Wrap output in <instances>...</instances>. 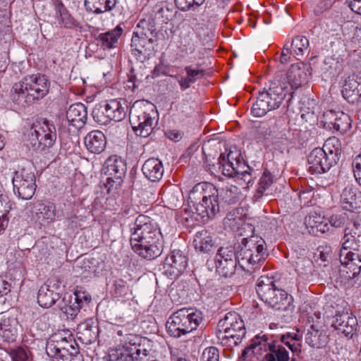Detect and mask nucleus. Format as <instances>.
I'll return each instance as SVG.
<instances>
[{
  "label": "nucleus",
  "mask_w": 361,
  "mask_h": 361,
  "mask_svg": "<svg viewBox=\"0 0 361 361\" xmlns=\"http://www.w3.org/2000/svg\"><path fill=\"white\" fill-rule=\"evenodd\" d=\"M202 321L200 311L192 308H182L175 312L167 322L169 334L180 338L195 330Z\"/></svg>",
  "instance_id": "nucleus-6"
},
{
  "label": "nucleus",
  "mask_w": 361,
  "mask_h": 361,
  "mask_svg": "<svg viewBox=\"0 0 361 361\" xmlns=\"http://www.w3.org/2000/svg\"><path fill=\"white\" fill-rule=\"evenodd\" d=\"M35 174L23 168L16 171L13 177V192L23 200H30L36 190Z\"/></svg>",
  "instance_id": "nucleus-11"
},
{
  "label": "nucleus",
  "mask_w": 361,
  "mask_h": 361,
  "mask_svg": "<svg viewBox=\"0 0 361 361\" xmlns=\"http://www.w3.org/2000/svg\"><path fill=\"white\" fill-rule=\"evenodd\" d=\"M219 350L216 348L211 346L204 350L200 361H219Z\"/></svg>",
  "instance_id": "nucleus-56"
},
{
  "label": "nucleus",
  "mask_w": 361,
  "mask_h": 361,
  "mask_svg": "<svg viewBox=\"0 0 361 361\" xmlns=\"http://www.w3.org/2000/svg\"><path fill=\"white\" fill-rule=\"evenodd\" d=\"M217 336L219 339H235L234 343L240 342L246 334L241 317L235 312H230L218 323Z\"/></svg>",
  "instance_id": "nucleus-10"
},
{
  "label": "nucleus",
  "mask_w": 361,
  "mask_h": 361,
  "mask_svg": "<svg viewBox=\"0 0 361 361\" xmlns=\"http://www.w3.org/2000/svg\"><path fill=\"white\" fill-rule=\"evenodd\" d=\"M204 1L205 0H175L176 6L182 11H187L190 9L195 11Z\"/></svg>",
  "instance_id": "nucleus-52"
},
{
  "label": "nucleus",
  "mask_w": 361,
  "mask_h": 361,
  "mask_svg": "<svg viewBox=\"0 0 361 361\" xmlns=\"http://www.w3.org/2000/svg\"><path fill=\"white\" fill-rule=\"evenodd\" d=\"M154 29L145 20L141 21L137 25L131 39L132 52L140 58L145 59L153 49Z\"/></svg>",
  "instance_id": "nucleus-9"
},
{
  "label": "nucleus",
  "mask_w": 361,
  "mask_h": 361,
  "mask_svg": "<svg viewBox=\"0 0 361 361\" xmlns=\"http://www.w3.org/2000/svg\"><path fill=\"white\" fill-rule=\"evenodd\" d=\"M307 65L300 62L292 64L289 68L286 77V82L284 83L288 86V89H291V92H294V90L307 81Z\"/></svg>",
  "instance_id": "nucleus-22"
},
{
  "label": "nucleus",
  "mask_w": 361,
  "mask_h": 361,
  "mask_svg": "<svg viewBox=\"0 0 361 361\" xmlns=\"http://www.w3.org/2000/svg\"><path fill=\"white\" fill-rule=\"evenodd\" d=\"M274 183L273 176L267 169L264 170L258 183V186L253 196L255 201H259L264 195H268L270 188Z\"/></svg>",
  "instance_id": "nucleus-37"
},
{
  "label": "nucleus",
  "mask_w": 361,
  "mask_h": 361,
  "mask_svg": "<svg viewBox=\"0 0 361 361\" xmlns=\"http://www.w3.org/2000/svg\"><path fill=\"white\" fill-rule=\"evenodd\" d=\"M360 195L353 185H347L341 195V204L343 209L353 212L359 207Z\"/></svg>",
  "instance_id": "nucleus-32"
},
{
  "label": "nucleus",
  "mask_w": 361,
  "mask_h": 361,
  "mask_svg": "<svg viewBox=\"0 0 361 361\" xmlns=\"http://www.w3.org/2000/svg\"><path fill=\"white\" fill-rule=\"evenodd\" d=\"M128 338L130 341V345L123 346V353L132 354V355H133V361H136L141 353L146 355V350L142 348L140 345H137V341L139 340V338L133 335H130Z\"/></svg>",
  "instance_id": "nucleus-48"
},
{
  "label": "nucleus",
  "mask_w": 361,
  "mask_h": 361,
  "mask_svg": "<svg viewBox=\"0 0 361 361\" xmlns=\"http://www.w3.org/2000/svg\"><path fill=\"white\" fill-rule=\"evenodd\" d=\"M257 293L259 298L270 307L278 311H292L293 299L285 290L276 288L272 279L262 276L257 281Z\"/></svg>",
  "instance_id": "nucleus-4"
},
{
  "label": "nucleus",
  "mask_w": 361,
  "mask_h": 361,
  "mask_svg": "<svg viewBox=\"0 0 361 361\" xmlns=\"http://www.w3.org/2000/svg\"><path fill=\"white\" fill-rule=\"evenodd\" d=\"M188 266V257L179 250H174L166 257L164 263L166 274L174 276L180 275Z\"/></svg>",
  "instance_id": "nucleus-17"
},
{
  "label": "nucleus",
  "mask_w": 361,
  "mask_h": 361,
  "mask_svg": "<svg viewBox=\"0 0 361 361\" xmlns=\"http://www.w3.org/2000/svg\"><path fill=\"white\" fill-rule=\"evenodd\" d=\"M267 255L264 240L258 236H252L246 239L243 246L237 252L238 265L245 271L252 274L260 269Z\"/></svg>",
  "instance_id": "nucleus-3"
},
{
  "label": "nucleus",
  "mask_w": 361,
  "mask_h": 361,
  "mask_svg": "<svg viewBox=\"0 0 361 361\" xmlns=\"http://www.w3.org/2000/svg\"><path fill=\"white\" fill-rule=\"evenodd\" d=\"M309 47V40L305 36H296L293 39L291 42V48L293 53L297 56H300L304 54L305 51Z\"/></svg>",
  "instance_id": "nucleus-49"
},
{
  "label": "nucleus",
  "mask_w": 361,
  "mask_h": 361,
  "mask_svg": "<svg viewBox=\"0 0 361 361\" xmlns=\"http://www.w3.org/2000/svg\"><path fill=\"white\" fill-rule=\"evenodd\" d=\"M78 339L85 344L94 342L98 336V326L94 324L92 319L80 324L77 327Z\"/></svg>",
  "instance_id": "nucleus-31"
},
{
  "label": "nucleus",
  "mask_w": 361,
  "mask_h": 361,
  "mask_svg": "<svg viewBox=\"0 0 361 361\" xmlns=\"http://www.w3.org/2000/svg\"><path fill=\"white\" fill-rule=\"evenodd\" d=\"M307 161L309 171L316 174L327 172L337 162L334 159V155H329L320 147H316L310 152Z\"/></svg>",
  "instance_id": "nucleus-14"
},
{
  "label": "nucleus",
  "mask_w": 361,
  "mask_h": 361,
  "mask_svg": "<svg viewBox=\"0 0 361 361\" xmlns=\"http://www.w3.org/2000/svg\"><path fill=\"white\" fill-rule=\"evenodd\" d=\"M300 340V336L296 333H287L281 336V341L287 345L293 353H300V345L298 343Z\"/></svg>",
  "instance_id": "nucleus-47"
},
{
  "label": "nucleus",
  "mask_w": 361,
  "mask_h": 361,
  "mask_svg": "<svg viewBox=\"0 0 361 361\" xmlns=\"http://www.w3.org/2000/svg\"><path fill=\"white\" fill-rule=\"evenodd\" d=\"M352 166L354 176L357 183L361 185V154L355 157L353 159Z\"/></svg>",
  "instance_id": "nucleus-62"
},
{
  "label": "nucleus",
  "mask_w": 361,
  "mask_h": 361,
  "mask_svg": "<svg viewBox=\"0 0 361 361\" xmlns=\"http://www.w3.org/2000/svg\"><path fill=\"white\" fill-rule=\"evenodd\" d=\"M9 97L12 102L19 107H26L34 103L24 78L13 85Z\"/></svg>",
  "instance_id": "nucleus-20"
},
{
  "label": "nucleus",
  "mask_w": 361,
  "mask_h": 361,
  "mask_svg": "<svg viewBox=\"0 0 361 361\" xmlns=\"http://www.w3.org/2000/svg\"><path fill=\"white\" fill-rule=\"evenodd\" d=\"M339 260L342 265L347 267L353 275L358 274L361 269V248L360 251L341 249Z\"/></svg>",
  "instance_id": "nucleus-28"
},
{
  "label": "nucleus",
  "mask_w": 361,
  "mask_h": 361,
  "mask_svg": "<svg viewBox=\"0 0 361 361\" xmlns=\"http://www.w3.org/2000/svg\"><path fill=\"white\" fill-rule=\"evenodd\" d=\"M348 87L352 90L353 94L357 97L359 99H361V80L360 82L355 80L350 81L349 83L345 85V90H348Z\"/></svg>",
  "instance_id": "nucleus-64"
},
{
  "label": "nucleus",
  "mask_w": 361,
  "mask_h": 361,
  "mask_svg": "<svg viewBox=\"0 0 361 361\" xmlns=\"http://www.w3.org/2000/svg\"><path fill=\"white\" fill-rule=\"evenodd\" d=\"M114 287V295L116 297L125 296L129 290L127 283L123 279L116 280Z\"/></svg>",
  "instance_id": "nucleus-57"
},
{
  "label": "nucleus",
  "mask_w": 361,
  "mask_h": 361,
  "mask_svg": "<svg viewBox=\"0 0 361 361\" xmlns=\"http://www.w3.org/2000/svg\"><path fill=\"white\" fill-rule=\"evenodd\" d=\"M21 328L18 319L4 314L0 318V337L7 343L16 341Z\"/></svg>",
  "instance_id": "nucleus-23"
},
{
  "label": "nucleus",
  "mask_w": 361,
  "mask_h": 361,
  "mask_svg": "<svg viewBox=\"0 0 361 361\" xmlns=\"http://www.w3.org/2000/svg\"><path fill=\"white\" fill-rule=\"evenodd\" d=\"M261 93L272 109H278L287 95L290 100L293 94V92L285 83L278 84L276 82H272L269 90Z\"/></svg>",
  "instance_id": "nucleus-16"
},
{
  "label": "nucleus",
  "mask_w": 361,
  "mask_h": 361,
  "mask_svg": "<svg viewBox=\"0 0 361 361\" xmlns=\"http://www.w3.org/2000/svg\"><path fill=\"white\" fill-rule=\"evenodd\" d=\"M221 158L222 161H219L218 162L219 168V169H221V171L224 164H230L231 162L235 163V161L239 162L243 160L240 152L236 147H231L229 149V152L227 154L226 159H225V157L224 155H223V154H221L219 157V159Z\"/></svg>",
  "instance_id": "nucleus-51"
},
{
  "label": "nucleus",
  "mask_w": 361,
  "mask_h": 361,
  "mask_svg": "<svg viewBox=\"0 0 361 361\" xmlns=\"http://www.w3.org/2000/svg\"><path fill=\"white\" fill-rule=\"evenodd\" d=\"M219 261H234L238 262V259H237V253L231 247H220L216 255L215 262H218Z\"/></svg>",
  "instance_id": "nucleus-50"
},
{
  "label": "nucleus",
  "mask_w": 361,
  "mask_h": 361,
  "mask_svg": "<svg viewBox=\"0 0 361 361\" xmlns=\"http://www.w3.org/2000/svg\"><path fill=\"white\" fill-rule=\"evenodd\" d=\"M242 222L240 216H236L233 213H229L224 219V224L226 226L232 230H235L239 228Z\"/></svg>",
  "instance_id": "nucleus-58"
},
{
  "label": "nucleus",
  "mask_w": 361,
  "mask_h": 361,
  "mask_svg": "<svg viewBox=\"0 0 361 361\" xmlns=\"http://www.w3.org/2000/svg\"><path fill=\"white\" fill-rule=\"evenodd\" d=\"M10 355L13 361H31L30 351L22 347L11 349Z\"/></svg>",
  "instance_id": "nucleus-54"
},
{
  "label": "nucleus",
  "mask_w": 361,
  "mask_h": 361,
  "mask_svg": "<svg viewBox=\"0 0 361 361\" xmlns=\"http://www.w3.org/2000/svg\"><path fill=\"white\" fill-rule=\"evenodd\" d=\"M322 148L329 155H334V159L337 161L342 144L338 137H329Z\"/></svg>",
  "instance_id": "nucleus-44"
},
{
  "label": "nucleus",
  "mask_w": 361,
  "mask_h": 361,
  "mask_svg": "<svg viewBox=\"0 0 361 361\" xmlns=\"http://www.w3.org/2000/svg\"><path fill=\"white\" fill-rule=\"evenodd\" d=\"M193 245L196 251L209 253L214 247V241L211 233L207 230L198 231L194 236Z\"/></svg>",
  "instance_id": "nucleus-33"
},
{
  "label": "nucleus",
  "mask_w": 361,
  "mask_h": 361,
  "mask_svg": "<svg viewBox=\"0 0 361 361\" xmlns=\"http://www.w3.org/2000/svg\"><path fill=\"white\" fill-rule=\"evenodd\" d=\"M91 300V295L85 291L76 290L75 292L74 301L78 305H82V307L85 305L89 304Z\"/></svg>",
  "instance_id": "nucleus-61"
},
{
  "label": "nucleus",
  "mask_w": 361,
  "mask_h": 361,
  "mask_svg": "<svg viewBox=\"0 0 361 361\" xmlns=\"http://www.w3.org/2000/svg\"><path fill=\"white\" fill-rule=\"evenodd\" d=\"M154 106L146 101H136L129 111L130 122L135 132L150 135L154 125Z\"/></svg>",
  "instance_id": "nucleus-7"
},
{
  "label": "nucleus",
  "mask_w": 361,
  "mask_h": 361,
  "mask_svg": "<svg viewBox=\"0 0 361 361\" xmlns=\"http://www.w3.org/2000/svg\"><path fill=\"white\" fill-rule=\"evenodd\" d=\"M185 73L187 74V77L189 79L193 80V83L196 82L197 80L202 78L204 76V71L202 69H195L192 68L190 66H188L185 68Z\"/></svg>",
  "instance_id": "nucleus-60"
},
{
  "label": "nucleus",
  "mask_w": 361,
  "mask_h": 361,
  "mask_svg": "<svg viewBox=\"0 0 361 361\" xmlns=\"http://www.w3.org/2000/svg\"><path fill=\"white\" fill-rule=\"evenodd\" d=\"M37 145L35 142V149L39 152L44 151L47 148L51 147L56 141V137H36Z\"/></svg>",
  "instance_id": "nucleus-55"
},
{
  "label": "nucleus",
  "mask_w": 361,
  "mask_h": 361,
  "mask_svg": "<svg viewBox=\"0 0 361 361\" xmlns=\"http://www.w3.org/2000/svg\"><path fill=\"white\" fill-rule=\"evenodd\" d=\"M252 172L254 170L242 160L239 162L224 164L221 173L225 176L233 178L238 181L243 180L248 184L251 181Z\"/></svg>",
  "instance_id": "nucleus-18"
},
{
  "label": "nucleus",
  "mask_w": 361,
  "mask_h": 361,
  "mask_svg": "<svg viewBox=\"0 0 361 361\" xmlns=\"http://www.w3.org/2000/svg\"><path fill=\"white\" fill-rule=\"evenodd\" d=\"M60 286V282L57 279H49L38 291V304L44 308H49L54 305L61 297L59 292Z\"/></svg>",
  "instance_id": "nucleus-15"
},
{
  "label": "nucleus",
  "mask_w": 361,
  "mask_h": 361,
  "mask_svg": "<svg viewBox=\"0 0 361 361\" xmlns=\"http://www.w3.org/2000/svg\"><path fill=\"white\" fill-rule=\"evenodd\" d=\"M128 109V102L126 99H112L97 105L92 111V116L99 124L106 125L111 121L124 119Z\"/></svg>",
  "instance_id": "nucleus-8"
},
{
  "label": "nucleus",
  "mask_w": 361,
  "mask_h": 361,
  "mask_svg": "<svg viewBox=\"0 0 361 361\" xmlns=\"http://www.w3.org/2000/svg\"><path fill=\"white\" fill-rule=\"evenodd\" d=\"M83 142L88 151L95 154L103 152L106 145V137H83Z\"/></svg>",
  "instance_id": "nucleus-41"
},
{
  "label": "nucleus",
  "mask_w": 361,
  "mask_h": 361,
  "mask_svg": "<svg viewBox=\"0 0 361 361\" xmlns=\"http://www.w3.org/2000/svg\"><path fill=\"white\" fill-rule=\"evenodd\" d=\"M82 308V305H78L75 301H70V304L61 308L62 312L66 316L68 319H74Z\"/></svg>",
  "instance_id": "nucleus-53"
},
{
  "label": "nucleus",
  "mask_w": 361,
  "mask_h": 361,
  "mask_svg": "<svg viewBox=\"0 0 361 361\" xmlns=\"http://www.w3.org/2000/svg\"><path fill=\"white\" fill-rule=\"evenodd\" d=\"M327 336L319 330L312 329L306 335V343L312 348H322L327 343Z\"/></svg>",
  "instance_id": "nucleus-40"
},
{
  "label": "nucleus",
  "mask_w": 361,
  "mask_h": 361,
  "mask_svg": "<svg viewBox=\"0 0 361 361\" xmlns=\"http://www.w3.org/2000/svg\"><path fill=\"white\" fill-rule=\"evenodd\" d=\"M357 325L356 317L348 311L336 313L331 324L336 330H338L345 336L350 337H352L355 334Z\"/></svg>",
  "instance_id": "nucleus-19"
},
{
  "label": "nucleus",
  "mask_w": 361,
  "mask_h": 361,
  "mask_svg": "<svg viewBox=\"0 0 361 361\" xmlns=\"http://www.w3.org/2000/svg\"><path fill=\"white\" fill-rule=\"evenodd\" d=\"M46 353L53 361H82V355L72 336L66 337L60 332L49 338Z\"/></svg>",
  "instance_id": "nucleus-5"
},
{
  "label": "nucleus",
  "mask_w": 361,
  "mask_h": 361,
  "mask_svg": "<svg viewBox=\"0 0 361 361\" xmlns=\"http://www.w3.org/2000/svg\"><path fill=\"white\" fill-rule=\"evenodd\" d=\"M262 97L263 95L259 92L256 102L251 108V112L254 116L262 117L268 111L273 110L267 100Z\"/></svg>",
  "instance_id": "nucleus-45"
},
{
  "label": "nucleus",
  "mask_w": 361,
  "mask_h": 361,
  "mask_svg": "<svg viewBox=\"0 0 361 361\" xmlns=\"http://www.w3.org/2000/svg\"><path fill=\"white\" fill-rule=\"evenodd\" d=\"M349 118L347 116H343V118H337L335 111L327 110L324 112L322 122L324 123V127L328 126L332 128L338 133L344 134L346 130L350 128Z\"/></svg>",
  "instance_id": "nucleus-27"
},
{
  "label": "nucleus",
  "mask_w": 361,
  "mask_h": 361,
  "mask_svg": "<svg viewBox=\"0 0 361 361\" xmlns=\"http://www.w3.org/2000/svg\"><path fill=\"white\" fill-rule=\"evenodd\" d=\"M130 245L142 258L153 259L164 248L163 235L157 224L145 215H139L130 228Z\"/></svg>",
  "instance_id": "nucleus-1"
},
{
  "label": "nucleus",
  "mask_w": 361,
  "mask_h": 361,
  "mask_svg": "<svg viewBox=\"0 0 361 361\" xmlns=\"http://www.w3.org/2000/svg\"><path fill=\"white\" fill-rule=\"evenodd\" d=\"M12 209V204L6 195H0V216L7 217L8 214Z\"/></svg>",
  "instance_id": "nucleus-59"
},
{
  "label": "nucleus",
  "mask_w": 361,
  "mask_h": 361,
  "mask_svg": "<svg viewBox=\"0 0 361 361\" xmlns=\"http://www.w3.org/2000/svg\"><path fill=\"white\" fill-rule=\"evenodd\" d=\"M217 192L220 207L235 204L239 201L241 195L240 188L233 185L217 188Z\"/></svg>",
  "instance_id": "nucleus-30"
},
{
  "label": "nucleus",
  "mask_w": 361,
  "mask_h": 361,
  "mask_svg": "<svg viewBox=\"0 0 361 361\" xmlns=\"http://www.w3.org/2000/svg\"><path fill=\"white\" fill-rule=\"evenodd\" d=\"M87 118V108L83 104L75 103L71 105L66 111L68 126L60 128V135L65 133L75 135L83 128Z\"/></svg>",
  "instance_id": "nucleus-12"
},
{
  "label": "nucleus",
  "mask_w": 361,
  "mask_h": 361,
  "mask_svg": "<svg viewBox=\"0 0 361 361\" xmlns=\"http://www.w3.org/2000/svg\"><path fill=\"white\" fill-rule=\"evenodd\" d=\"M341 249L360 251L361 249V226L360 224L354 222L351 227L348 226L345 228Z\"/></svg>",
  "instance_id": "nucleus-24"
},
{
  "label": "nucleus",
  "mask_w": 361,
  "mask_h": 361,
  "mask_svg": "<svg viewBox=\"0 0 361 361\" xmlns=\"http://www.w3.org/2000/svg\"><path fill=\"white\" fill-rule=\"evenodd\" d=\"M238 262H215L216 270L218 274L224 278L231 277L235 272Z\"/></svg>",
  "instance_id": "nucleus-46"
},
{
  "label": "nucleus",
  "mask_w": 361,
  "mask_h": 361,
  "mask_svg": "<svg viewBox=\"0 0 361 361\" xmlns=\"http://www.w3.org/2000/svg\"><path fill=\"white\" fill-rule=\"evenodd\" d=\"M142 171L145 176L152 182L159 181L164 175L162 162L156 158H149L145 161Z\"/></svg>",
  "instance_id": "nucleus-29"
},
{
  "label": "nucleus",
  "mask_w": 361,
  "mask_h": 361,
  "mask_svg": "<svg viewBox=\"0 0 361 361\" xmlns=\"http://www.w3.org/2000/svg\"><path fill=\"white\" fill-rule=\"evenodd\" d=\"M37 211L38 217L48 222L54 221L56 218V207L51 202H39L37 205Z\"/></svg>",
  "instance_id": "nucleus-42"
},
{
  "label": "nucleus",
  "mask_w": 361,
  "mask_h": 361,
  "mask_svg": "<svg viewBox=\"0 0 361 361\" xmlns=\"http://www.w3.org/2000/svg\"><path fill=\"white\" fill-rule=\"evenodd\" d=\"M192 203V216L196 221L202 222L213 219L219 212L217 188L212 183L202 182L196 184L189 194Z\"/></svg>",
  "instance_id": "nucleus-2"
},
{
  "label": "nucleus",
  "mask_w": 361,
  "mask_h": 361,
  "mask_svg": "<svg viewBox=\"0 0 361 361\" xmlns=\"http://www.w3.org/2000/svg\"><path fill=\"white\" fill-rule=\"evenodd\" d=\"M110 361H133L132 354L123 353V350H117L116 354L110 356Z\"/></svg>",
  "instance_id": "nucleus-63"
},
{
  "label": "nucleus",
  "mask_w": 361,
  "mask_h": 361,
  "mask_svg": "<svg viewBox=\"0 0 361 361\" xmlns=\"http://www.w3.org/2000/svg\"><path fill=\"white\" fill-rule=\"evenodd\" d=\"M34 102L44 98L49 92V82L45 75L35 74L24 77Z\"/></svg>",
  "instance_id": "nucleus-21"
},
{
  "label": "nucleus",
  "mask_w": 361,
  "mask_h": 361,
  "mask_svg": "<svg viewBox=\"0 0 361 361\" xmlns=\"http://www.w3.org/2000/svg\"><path fill=\"white\" fill-rule=\"evenodd\" d=\"M289 353L288 350L281 345L275 343L270 353L265 354L263 357L264 361H289ZM291 361H295L293 358Z\"/></svg>",
  "instance_id": "nucleus-39"
},
{
  "label": "nucleus",
  "mask_w": 361,
  "mask_h": 361,
  "mask_svg": "<svg viewBox=\"0 0 361 361\" xmlns=\"http://www.w3.org/2000/svg\"><path fill=\"white\" fill-rule=\"evenodd\" d=\"M116 4V0H85L86 9L97 14L112 10Z\"/></svg>",
  "instance_id": "nucleus-36"
},
{
  "label": "nucleus",
  "mask_w": 361,
  "mask_h": 361,
  "mask_svg": "<svg viewBox=\"0 0 361 361\" xmlns=\"http://www.w3.org/2000/svg\"><path fill=\"white\" fill-rule=\"evenodd\" d=\"M122 32L123 28L120 25H117L114 29L100 34L98 40L100 42L101 47L104 49H110L115 47Z\"/></svg>",
  "instance_id": "nucleus-35"
},
{
  "label": "nucleus",
  "mask_w": 361,
  "mask_h": 361,
  "mask_svg": "<svg viewBox=\"0 0 361 361\" xmlns=\"http://www.w3.org/2000/svg\"><path fill=\"white\" fill-rule=\"evenodd\" d=\"M126 172L125 161L117 155L110 156L104 163L102 173L106 176V183L109 188H116L123 182Z\"/></svg>",
  "instance_id": "nucleus-13"
},
{
  "label": "nucleus",
  "mask_w": 361,
  "mask_h": 361,
  "mask_svg": "<svg viewBox=\"0 0 361 361\" xmlns=\"http://www.w3.org/2000/svg\"><path fill=\"white\" fill-rule=\"evenodd\" d=\"M31 133L35 135H52L56 134L54 125L46 118H37L31 126Z\"/></svg>",
  "instance_id": "nucleus-38"
},
{
  "label": "nucleus",
  "mask_w": 361,
  "mask_h": 361,
  "mask_svg": "<svg viewBox=\"0 0 361 361\" xmlns=\"http://www.w3.org/2000/svg\"><path fill=\"white\" fill-rule=\"evenodd\" d=\"M305 224L310 228V233L316 235L329 231L328 224L324 218L316 212H312L305 217Z\"/></svg>",
  "instance_id": "nucleus-34"
},
{
  "label": "nucleus",
  "mask_w": 361,
  "mask_h": 361,
  "mask_svg": "<svg viewBox=\"0 0 361 361\" xmlns=\"http://www.w3.org/2000/svg\"><path fill=\"white\" fill-rule=\"evenodd\" d=\"M276 341L266 334H259L252 340L251 343L243 352V355L252 352L256 356H262L264 353H270Z\"/></svg>",
  "instance_id": "nucleus-25"
},
{
  "label": "nucleus",
  "mask_w": 361,
  "mask_h": 361,
  "mask_svg": "<svg viewBox=\"0 0 361 361\" xmlns=\"http://www.w3.org/2000/svg\"><path fill=\"white\" fill-rule=\"evenodd\" d=\"M179 45L178 47V54L182 59L195 54L197 48L196 41L194 39L193 31L188 27L183 30L179 35Z\"/></svg>",
  "instance_id": "nucleus-26"
},
{
  "label": "nucleus",
  "mask_w": 361,
  "mask_h": 361,
  "mask_svg": "<svg viewBox=\"0 0 361 361\" xmlns=\"http://www.w3.org/2000/svg\"><path fill=\"white\" fill-rule=\"evenodd\" d=\"M56 8V14L58 15L57 20L61 26L66 28H72L77 25L76 21L62 4H59Z\"/></svg>",
  "instance_id": "nucleus-43"
}]
</instances>
